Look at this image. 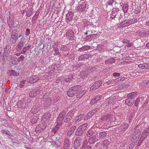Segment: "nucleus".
Returning a JSON list of instances; mask_svg holds the SVG:
<instances>
[{"label":"nucleus","mask_w":149,"mask_h":149,"mask_svg":"<svg viewBox=\"0 0 149 149\" xmlns=\"http://www.w3.org/2000/svg\"><path fill=\"white\" fill-rule=\"evenodd\" d=\"M47 126V123L45 122L40 124L37 126L35 130V131L37 133H39L43 131L45 129Z\"/></svg>","instance_id":"nucleus-1"},{"label":"nucleus","mask_w":149,"mask_h":149,"mask_svg":"<svg viewBox=\"0 0 149 149\" xmlns=\"http://www.w3.org/2000/svg\"><path fill=\"white\" fill-rule=\"evenodd\" d=\"M66 114V112L64 111H63L59 114L56 120L57 124L60 125H62V122L65 117Z\"/></svg>","instance_id":"nucleus-2"},{"label":"nucleus","mask_w":149,"mask_h":149,"mask_svg":"<svg viewBox=\"0 0 149 149\" xmlns=\"http://www.w3.org/2000/svg\"><path fill=\"white\" fill-rule=\"evenodd\" d=\"M82 89V87L80 85L75 86V91H77L78 94L76 96V97L77 98L81 97L86 93V91L83 90L82 92L80 90Z\"/></svg>","instance_id":"nucleus-3"},{"label":"nucleus","mask_w":149,"mask_h":149,"mask_svg":"<svg viewBox=\"0 0 149 149\" xmlns=\"http://www.w3.org/2000/svg\"><path fill=\"white\" fill-rule=\"evenodd\" d=\"M42 90V88L39 89H34L30 92L29 93V96L31 98L34 97H36Z\"/></svg>","instance_id":"nucleus-4"},{"label":"nucleus","mask_w":149,"mask_h":149,"mask_svg":"<svg viewBox=\"0 0 149 149\" xmlns=\"http://www.w3.org/2000/svg\"><path fill=\"white\" fill-rule=\"evenodd\" d=\"M140 134L141 131L139 129H135L134 132L132 135V137L134 140L137 141L139 139Z\"/></svg>","instance_id":"nucleus-5"},{"label":"nucleus","mask_w":149,"mask_h":149,"mask_svg":"<svg viewBox=\"0 0 149 149\" xmlns=\"http://www.w3.org/2000/svg\"><path fill=\"white\" fill-rule=\"evenodd\" d=\"M101 81H100L96 82L90 88L91 91H94L98 88L101 85Z\"/></svg>","instance_id":"nucleus-6"},{"label":"nucleus","mask_w":149,"mask_h":149,"mask_svg":"<svg viewBox=\"0 0 149 149\" xmlns=\"http://www.w3.org/2000/svg\"><path fill=\"white\" fill-rule=\"evenodd\" d=\"M39 80V77L36 75H33L28 79V82L31 83H33L37 82Z\"/></svg>","instance_id":"nucleus-7"},{"label":"nucleus","mask_w":149,"mask_h":149,"mask_svg":"<svg viewBox=\"0 0 149 149\" xmlns=\"http://www.w3.org/2000/svg\"><path fill=\"white\" fill-rule=\"evenodd\" d=\"M112 117L113 116L111 115H107L101 117L100 120L102 121H107L108 122H109L112 120Z\"/></svg>","instance_id":"nucleus-8"},{"label":"nucleus","mask_w":149,"mask_h":149,"mask_svg":"<svg viewBox=\"0 0 149 149\" xmlns=\"http://www.w3.org/2000/svg\"><path fill=\"white\" fill-rule=\"evenodd\" d=\"M101 147H99L100 149H106L109 145V142L107 139H105L102 142Z\"/></svg>","instance_id":"nucleus-9"},{"label":"nucleus","mask_w":149,"mask_h":149,"mask_svg":"<svg viewBox=\"0 0 149 149\" xmlns=\"http://www.w3.org/2000/svg\"><path fill=\"white\" fill-rule=\"evenodd\" d=\"M51 116V113L49 112H46L45 113L44 115H43L42 118V122H45L46 121H48Z\"/></svg>","instance_id":"nucleus-10"},{"label":"nucleus","mask_w":149,"mask_h":149,"mask_svg":"<svg viewBox=\"0 0 149 149\" xmlns=\"http://www.w3.org/2000/svg\"><path fill=\"white\" fill-rule=\"evenodd\" d=\"M86 8V4L84 2L81 4L79 5L77 7V10L79 11H84Z\"/></svg>","instance_id":"nucleus-11"},{"label":"nucleus","mask_w":149,"mask_h":149,"mask_svg":"<svg viewBox=\"0 0 149 149\" xmlns=\"http://www.w3.org/2000/svg\"><path fill=\"white\" fill-rule=\"evenodd\" d=\"M52 100L51 98L49 97L43 101V104L44 107H47L49 106L52 103Z\"/></svg>","instance_id":"nucleus-12"},{"label":"nucleus","mask_w":149,"mask_h":149,"mask_svg":"<svg viewBox=\"0 0 149 149\" xmlns=\"http://www.w3.org/2000/svg\"><path fill=\"white\" fill-rule=\"evenodd\" d=\"M27 104H26V102H23L22 101H19L17 103L18 107L20 109H24L27 107Z\"/></svg>","instance_id":"nucleus-13"},{"label":"nucleus","mask_w":149,"mask_h":149,"mask_svg":"<svg viewBox=\"0 0 149 149\" xmlns=\"http://www.w3.org/2000/svg\"><path fill=\"white\" fill-rule=\"evenodd\" d=\"M81 139L79 137H77L75 139V149L79 148L81 144Z\"/></svg>","instance_id":"nucleus-14"},{"label":"nucleus","mask_w":149,"mask_h":149,"mask_svg":"<svg viewBox=\"0 0 149 149\" xmlns=\"http://www.w3.org/2000/svg\"><path fill=\"white\" fill-rule=\"evenodd\" d=\"M67 94L70 97H73L74 95V86L70 88L68 90Z\"/></svg>","instance_id":"nucleus-15"},{"label":"nucleus","mask_w":149,"mask_h":149,"mask_svg":"<svg viewBox=\"0 0 149 149\" xmlns=\"http://www.w3.org/2000/svg\"><path fill=\"white\" fill-rule=\"evenodd\" d=\"M128 98L126 99L125 100V103L126 104L129 106H131L133 104L134 99L132 98L128 97Z\"/></svg>","instance_id":"nucleus-16"},{"label":"nucleus","mask_w":149,"mask_h":149,"mask_svg":"<svg viewBox=\"0 0 149 149\" xmlns=\"http://www.w3.org/2000/svg\"><path fill=\"white\" fill-rule=\"evenodd\" d=\"M144 100L143 97H139L137 98L134 104L136 107H138L139 105L141 104Z\"/></svg>","instance_id":"nucleus-17"},{"label":"nucleus","mask_w":149,"mask_h":149,"mask_svg":"<svg viewBox=\"0 0 149 149\" xmlns=\"http://www.w3.org/2000/svg\"><path fill=\"white\" fill-rule=\"evenodd\" d=\"M98 135L97 134H95L94 136L91 137L88 140V142L90 144L94 143L98 137Z\"/></svg>","instance_id":"nucleus-18"},{"label":"nucleus","mask_w":149,"mask_h":149,"mask_svg":"<svg viewBox=\"0 0 149 149\" xmlns=\"http://www.w3.org/2000/svg\"><path fill=\"white\" fill-rule=\"evenodd\" d=\"M107 135V133L105 132H101L99 133L98 135L99 139H97V141H99V140L104 139Z\"/></svg>","instance_id":"nucleus-19"},{"label":"nucleus","mask_w":149,"mask_h":149,"mask_svg":"<svg viewBox=\"0 0 149 149\" xmlns=\"http://www.w3.org/2000/svg\"><path fill=\"white\" fill-rule=\"evenodd\" d=\"M24 45V42L22 40H20L18 43L16 47V49L17 51H19Z\"/></svg>","instance_id":"nucleus-20"},{"label":"nucleus","mask_w":149,"mask_h":149,"mask_svg":"<svg viewBox=\"0 0 149 149\" xmlns=\"http://www.w3.org/2000/svg\"><path fill=\"white\" fill-rule=\"evenodd\" d=\"M74 14L71 12H69L66 15V19L68 21H71L72 18V16Z\"/></svg>","instance_id":"nucleus-21"},{"label":"nucleus","mask_w":149,"mask_h":149,"mask_svg":"<svg viewBox=\"0 0 149 149\" xmlns=\"http://www.w3.org/2000/svg\"><path fill=\"white\" fill-rule=\"evenodd\" d=\"M88 73L87 70H83L80 73V75L82 78L84 79L88 76Z\"/></svg>","instance_id":"nucleus-22"},{"label":"nucleus","mask_w":149,"mask_h":149,"mask_svg":"<svg viewBox=\"0 0 149 149\" xmlns=\"http://www.w3.org/2000/svg\"><path fill=\"white\" fill-rule=\"evenodd\" d=\"M19 73L16 72L15 70H11L9 71L8 74L10 76H17L19 75Z\"/></svg>","instance_id":"nucleus-23"},{"label":"nucleus","mask_w":149,"mask_h":149,"mask_svg":"<svg viewBox=\"0 0 149 149\" xmlns=\"http://www.w3.org/2000/svg\"><path fill=\"white\" fill-rule=\"evenodd\" d=\"M138 67L142 69H144L149 68V66L146 63L140 64L138 66Z\"/></svg>","instance_id":"nucleus-24"},{"label":"nucleus","mask_w":149,"mask_h":149,"mask_svg":"<svg viewBox=\"0 0 149 149\" xmlns=\"http://www.w3.org/2000/svg\"><path fill=\"white\" fill-rule=\"evenodd\" d=\"M131 24L130 22L128 20H125L122 22L120 23V25L123 26V27L128 26Z\"/></svg>","instance_id":"nucleus-25"},{"label":"nucleus","mask_w":149,"mask_h":149,"mask_svg":"<svg viewBox=\"0 0 149 149\" xmlns=\"http://www.w3.org/2000/svg\"><path fill=\"white\" fill-rule=\"evenodd\" d=\"M81 127H79L76 130L75 134L77 136H80L81 135L84 133V131L83 130H81L80 128Z\"/></svg>","instance_id":"nucleus-26"},{"label":"nucleus","mask_w":149,"mask_h":149,"mask_svg":"<svg viewBox=\"0 0 149 149\" xmlns=\"http://www.w3.org/2000/svg\"><path fill=\"white\" fill-rule=\"evenodd\" d=\"M148 134L145 132V131H143L142 133L141 137L140 138V139L139 141L141 140L142 141H143V140L147 137Z\"/></svg>","instance_id":"nucleus-27"},{"label":"nucleus","mask_w":149,"mask_h":149,"mask_svg":"<svg viewBox=\"0 0 149 149\" xmlns=\"http://www.w3.org/2000/svg\"><path fill=\"white\" fill-rule=\"evenodd\" d=\"M63 148L64 149H67L68 147L69 146V141L68 139H65L64 142Z\"/></svg>","instance_id":"nucleus-28"},{"label":"nucleus","mask_w":149,"mask_h":149,"mask_svg":"<svg viewBox=\"0 0 149 149\" xmlns=\"http://www.w3.org/2000/svg\"><path fill=\"white\" fill-rule=\"evenodd\" d=\"M115 59L113 58H109L105 61V64H107L115 62Z\"/></svg>","instance_id":"nucleus-29"},{"label":"nucleus","mask_w":149,"mask_h":149,"mask_svg":"<svg viewBox=\"0 0 149 149\" xmlns=\"http://www.w3.org/2000/svg\"><path fill=\"white\" fill-rule=\"evenodd\" d=\"M10 49L9 46L6 45L4 48L3 54H8L10 52Z\"/></svg>","instance_id":"nucleus-30"},{"label":"nucleus","mask_w":149,"mask_h":149,"mask_svg":"<svg viewBox=\"0 0 149 149\" xmlns=\"http://www.w3.org/2000/svg\"><path fill=\"white\" fill-rule=\"evenodd\" d=\"M17 33L16 34L15 33L14 34L12 33L11 34V38H10V40L12 42H13L14 40H16V39L17 38L18 35Z\"/></svg>","instance_id":"nucleus-31"},{"label":"nucleus","mask_w":149,"mask_h":149,"mask_svg":"<svg viewBox=\"0 0 149 149\" xmlns=\"http://www.w3.org/2000/svg\"><path fill=\"white\" fill-rule=\"evenodd\" d=\"M117 13L116 12H113L111 14V17L110 18V19L111 20L113 19L115 20L116 18H117Z\"/></svg>","instance_id":"nucleus-32"},{"label":"nucleus","mask_w":149,"mask_h":149,"mask_svg":"<svg viewBox=\"0 0 149 149\" xmlns=\"http://www.w3.org/2000/svg\"><path fill=\"white\" fill-rule=\"evenodd\" d=\"M33 9L32 8H29L26 12V15L28 17H29L32 14Z\"/></svg>","instance_id":"nucleus-33"},{"label":"nucleus","mask_w":149,"mask_h":149,"mask_svg":"<svg viewBox=\"0 0 149 149\" xmlns=\"http://www.w3.org/2000/svg\"><path fill=\"white\" fill-rule=\"evenodd\" d=\"M128 124H125L121 125L120 127V128L122 131H125L128 128Z\"/></svg>","instance_id":"nucleus-34"},{"label":"nucleus","mask_w":149,"mask_h":149,"mask_svg":"<svg viewBox=\"0 0 149 149\" xmlns=\"http://www.w3.org/2000/svg\"><path fill=\"white\" fill-rule=\"evenodd\" d=\"M31 47V46L29 45L26 47H24L21 51V53L24 54H25L26 51L28 50Z\"/></svg>","instance_id":"nucleus-35"},{"label":"nucleus","mask_w":149,"mask_h":149,"mask_svg":"<svg viewBox=\"0 0 149 149\" xmlns=\"http://www.w3.org/2000/svg\"><path fill=\"white\" fill-rule=\"evenodd\" d=\"M73 79V76H70L68 78H65L64 79V80L65 82L68 83H70L71 81H72Z\"/></svg>","instance_id":"nucleus-36"},{"label":"nucleus","mask_w":149,"mask_h":149,"mask_svg":"<svg viewBox=\"0 0 149 149\" xmlns=\"http://www.w3.org/2000/svg\"><path fill=\"white\" fill-rule=\"evenodd\" d=\"M60 126V125H59L58 124H57L54 128L52 130V132L54 133V134L56 133L58 130L59 127Z\"/></svg>","instance_id":"nucleus-37"},{"label":"nucleus","mask_w":149,"mask_h":149,"mask_svg":"<svg viewBox=\"0 0 149 149\" xmlns=\"http://www.w3.org/2000/svg\"><path fill=\"white\" fill-rule=\"evenodd\" d=\"M74 130V127L71 128L67 133V135L69 136L71 135L73 133Z\"/></svg>","instance_id":"nucleus-38"},{"label":"nucleus","mask_w":149,"mask_h":149,"mask_svg":"<svg viewBox=\"0 0 149 149\" xmlns=\"http://www.w3.org/2000/svg\"><path fill=\"white\" fill-rule=\"evenodd\" d=\"M90 48V47L89 46H84L79 49L80 51L84 52L89 49Z\"/></svg>","instance_id":"nucleus-39"},{"label":"nucleus","mask_w":149,"mask_h":149,"mask_svg":"<svg viewBox=\"0 0 149 149\" xmlns=\"http://www.w3.org/2000/svg\"><path fill=\"white\" fill-rule=\"evenodd\" d=\"M8 24L10 28L12 27L13 26V22L12 21V19L10 20V19H8Z\"/></svg>","instance_id":"nucleus-40"},{"label":"nucleus","mask_w":149,"mask_h":149,"mask_svg":"<svg viewBox=\"0 0 149 149\" xmlns=\"http://www.w3.org/2000/svg\"><path fill=\"white\" fill-rule=\"evenodd\" d=\"M136 95V93L135 92H133L129 94L128 95V97H130V98H132L133 99L134 97Z\"/></svg>","instance_id":"nucleus-41"},{"label":"nucleus","mask_w":149,"mask_h":149,"mask_svg":"<svg viewBox=\"0 0 149 149\" xmlns=\"http://www.w3.org/2000/svg\"><path fill=\"white\" fill-rule=\"evenodd\" d=\"M93 133V131L91 130H89L87 132V133H86V135L88 137H90L92 135Z\"/></svg>","instance_id":"nucleus-42"},{"label":"nucleus","mask_w":149,"mask_h":149,"mask_svg":"<svg viewBox=\"0 0 149 149\" xmlns=\"http://www.w3.org/2000/svg\"><path fill=\"white\" fill-rule=\"evenodd\" d=\"M128 6L127 4H126L123 6V11L125 13H126L127 12L128 9Z\"/></svg>","instance_id":"nucleus-43"},{"label":"nucleus","mask_w":149,"mask_h":149,"mask_svg":"<svg viewBox=\"0 0 149 149\" xmlns=\"http://www.w3.org/2000/svg\"><path fill=\"white\" fill-rule=\"evenodd\" d=\"M1 132L4 134H5L9 136H10L11 134L9 131L6 130H2L1 131Z\"/></svg>","instance_id":"nucleus-44"},{"label":"nucleus","mask_w":149,"mask_h":149,"mask_svg":"<svg viewBox=\"0 0 149 149\" xmlns=\"http://www.w3.org/2000/svg\"><path fill=\"white\" fill-rule=\"evenodd\" d=\"M87 126V124H84L81 125V126H79V127H81V129L82 130H83L85 131V130L86 129Z\"/></svg>","instance_id":"nucleus-45"},{"label":"nucleus","mask_w":149,"mask_h":149,"mask_svg":"<svg viewBox=\"0 0 149 149\" xmlns=\"http://www.w3.org/2000/svg\"><path fill=\"white\" fill-rule=\"evenodd\" d=\"M38 120V118L36 117H33V118L31 119V122L33 124L36 123Z\"/></svg>","instance_id":"nucleus-46"},{"label":"nucleus","mask_w":149,"mask_h":149,"mask_svg":"<svg viewBox=\"0 0 149 149\" xmlns=\"http://www.w3.org/2000/svg\"><path fill=\"white\" fill-rule=\"evenodd\" d=\"M26 80H23L22 81H21L19 85V86L20 88H23L24 86V84Z\"/></svg>","instance_id":"nucleus-47"},{"label":"nucleus","mask_w":149,"mask_h":149,"mask_svg":"<svg viewBox=\"0 0 149 149\" xmlns=\"http://www.w3.org/2000/svg\"><path fill=\"white\" fill-rule=\"evenodd\" d=\"M39 12L37 11L34 15V16L33 17L32 20H36L38 18V16L39 15Z\"/></svg>","instance_id":"nucleus-48"},{"label":"nucleus","mask_w":149,"mask_h":149,"mask_svg":"<svg viewBox=\"0 0 149 149\" xmlns=\"http://www.w3.org/2000/svg\"><path fill=\"white\" fill-rule=\"evenodd\" d=\"M139 36H141L142 37H145L146 35V33L142 31H140L139 33Z\"/></svg>","instance_id":"nucleus-49"},{"label":"nucleus","mask_w":149,"mask_h":149,"mask_svg":"<svg viewBox=\"0 0 149 149\" xmlns=\"http://www.w3.org/2000/svg\"><path fill=\"white\" fill-rule=\"evenodd\" d=\"M59 97L58 96H56L53 97V102L54 103H56L59 100Z\"/></svg>","instance_id":"nucleus-50"},{"label":"nucleus","mask_w":149,"mask_h":149,"mask_svg":"<svg viewBox=\"0 0 149 149\" xmlns=\"http://www.w3.org/2000/svg\"><path fill=\"white\" fill-rule=\"evenodd\" d=\"M24 56L21 55L17 59V61L18 62L22 61L24 60Z\"/></svg>","instance_id":"nucleus-51"},{"label":"nucleus","mask_w":149,"mask_h":149,"mask_svg":"<svg viewBox=\"0 0 149 149\" xmlns=\"http://www.w3.org/2000/svg\"><path fill=\"white\" fill-rule=\"evenodd\" d=\"M68 34L70 36L72 37L74 35V33L71 30H69L68 31Z\"/></svg>","instance_id":"nucleus-52"},{"label":"nucleus","mask_w":149,"mask_h":149,"mask_svg":"<svg viewBox=\"0 0 149 149\" xmlns=\"http://www.w3.org/2000/svg\"><path fill=\"white\" fill-rule=\"evenodd\" d=\"M83 56L84 59H88L89 57H91V55L89 54H83Z\"/></svg>","instance_id":"nucleus-53"},{"label":"nucleus","mask_w":149,"mask_h":149,"mask_svg":"<svg viewBox=\"0 0 149 149\" xmlns=\"http://www.w3.org/2000/svg\"><path fill=\"white\" fill-rule=\"evenodd\" d=\"M82 118H81V116H78L75 119V120H76V122H79L82 119Z\"/></svg>","instance_id":"nucleus-54"},{"label":"nucleus","mask_w":149,"mask_h":149,"mask_svg":"<svg viewBox=\"0 0 149 149\" xmlns=\"http://www.w3.org/2000/svg\"><path fill=\"white\" fill-rule=\"evenodd\" d=\"M30 33V30L29 29H26L25 32V34L26 36H28Z\"/></svg>","instance_id":"nucleus-55"},{"label":"nucleus","mask_w":149,"mask_h":149,"mask_svg":"<svg viewBox=\"0 0 149 149\" xmlns=\"http://www.w3.org/2000/svg\"><path fill=\"white\" fill-rule=\"evenodd\" d=\"M74 111H71L68 113L67 115H69L70 116H74Z\"/></svg>","instance_id":"nucleus-56"},{"label":"nucleus","mask_w":149,"mask_h":149,"mask_svg":"<svg viewBox=\"0 0 149 149\" xmlns=\"http://www.w3.org/2000/svg\"><path fill=\"white\" fill-rule=\"evenodd\" d=\"M113 77H119L120 76L121 74L120 73L115 72L113 74Z\"/></svg>","instance_id":"nucleus-57"},{"label":"nucleus","mask_w":149,"mask_h":149,"mask_svg":"<svg viewBox=\"0 0 149 149\" xmlns=\"http://www.w3.org/2000/svg\"><path fill=\"white\" fill-rule=\"evenodd\" d=\"M8 54H4L3 53V61H5L7 59V55Z\"/></svg>","instance_id":"nucleus-58"},{"label":"nucleus","mask_w":149,"mask_h":149,"mask_svg":"<svg viewBox=\"0 0 149 149\" xmlns=\"http://www.w3.org/2000/svg\"><path fill=\"white\" fill-rule=\"evenodd\" d=\"M119 77H118V78H117L116 79H115L114 80V82L115 83H118V82L121 81Z\"/></svg>","instance_id":"nucleus-59"},{"label":"nucleus","mask_w":149,"mask_h":149,"mask_svg":"<svg viewBox=\"0 0 149 149\" xmlns=\"http://www.w3.org/2000/svg\"><path fill=\"white\" fill-rule=\"evenodd\" d=\"M137 21V19L135 18H133L130 21V22L131 24H133L135 22H136Z\"/></svg>","instance_id":"nucleus-60"},{"label":"nucleus","mask_w":149,"mask_h":149,"mask_svg":"<svg viewBox=\"0 0 149 149\" xmlns=\"http://www.w3.org/2000/svg\"><path fill=\"white\" fill-rule=\"evenodd\" d=\"M94 111H92V112H91V113H88V115H87V116H89V118L91 117V116H92V115H93L94 113Z\"/></svg>","instance_id":"nucleus-61"},{"label":"nucleus","mask_w":149,"mask_h":149,"mask_svg":"<svg viewBox=\"0 0 149 149\" xmlns=\"http://www.w3.org/2000/svg\"><path fill=\"white\" fill-rule=\"evenodd\" d=\"M113 0H108L107 4L109 5H112L113 2Z\"/></svg>","instance_id":"nucleus-62"},{"label":"nucleus","mask_w":149,"mask_h":149,"mask_svg":"<svg viewBox=\"0 0 149 149\" xmlns=\"http://www.w3.org/2000/svg\"><path fill=\"white\" fill-rule=\"evenodd\" d=\"M97 101H96V100L95 98H93L91 100V103L92 104H94V103H96L97 102Z\"/></svg>","instance_id":"nucleus-63"},{"label":"nucleus","mask_w":149,"mask_h":149,"mask_svg":"<svg viewBox=\"0 0 149 149\" xmlns=\"http://www.w3.org/2000/svg\"><path fill=\"white\" fill-rule=\"evenodd\" d=\"M88 142V141L87 140H85L84 141L83 144V146H85L86 145H87Z\"/></svg>","instance_id":"nucleus-64"}]
</instances>
